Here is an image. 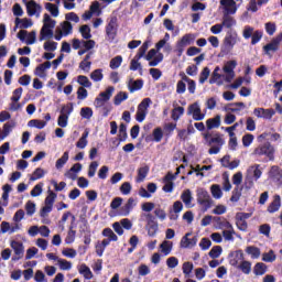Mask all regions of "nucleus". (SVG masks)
Wrapping results in <instances>:
<instances>
[{
	"instance_id": "7ed1b4c3",
	"label": "nucleus",
	"mask_w": 282,
	"mask_h": 282,
	"mask_svg": "<svg viewBox=\"0 0 282 282\" xmlns=\"http://www.w3.org/2000/svg\"><path fill=\"white\" fill-rule=\"evenodd\" d=\"M113 91H116V88L113 86H109L106 91H101L94 101V106L96 109H100V107H105L106 105H109L108 100H111V96H113Z\"/></svg>"
},
{
	"instance_id": "3c124183",
	"label": "nucleus",
	"mask_w": 282,
	"mask_h": 282,
	"mask_svg": "<svg viewBox=\"0 0 282 282\" xmlns=\"http://www.w3.org/2000/svg\"><path fill=\"white\" fill-rule=\"evenodd\" d=\"M243 124V119H240L238 122L234 123L231 127H227L225 131L229 133V138H235V131L237 130V127H240Z\"/></svg>"
},
{
	"instance_id": "79ce46f5",
	"label": "nucleus",
	"mask_w": 282,
	"mask_h": 282,
	"mask_svg": "<svg viewBox=\"0 0 282 282\" xmlns=\"http://www.w3.org/2000/svg\"><path fill=\"white\" fill-rule=\"evenodd\" d=\"M79 32L83 36V39H85L86 41H89V39H91V29L89 28V25L84 24L79 28Z\"/></svg>"
},
{
	"instance_id": "cd10ccee",
	"label": "nucleus",
	"mask_w": 282,
	"mask_h": 282,
	"mask_svg": "<svg viewBox=\"0 0 282 282\" xmlns=\"http://www.w3.org/2000/svg\"><path fill=\"white\" fill-rule=\"evenodd\" d=\"M72 30H74L72 22L65 21L61 23L59 32L62 31L64 36H69V34H72Z\"/></svg>"
},
{
	"instance_id": "052dcab7",
	"label": "nucleus",
	"mask_w": 282,
	"mask_h": 282,
	"mask_svg": "<svg viewBox=\"0 0 282 282\" xmlns=\"http://www.w3.org/2000/svg\"><path fill=\"white\" fill-rule=\"evenodd\" d=\"M25 210H26V215H29V217H32V215L36 213V204L32 200H29L25 204Z\"/></svg>"
},
{
	"instance_id": "f8f14e48",
	"label": "nucleus",
	"mask_w": 282,
	"mask_h": 282,
	"mask_svg": "<svg viewBox=\"0 0 282 282\" xmlns=\"http://www.w3.org/2000/svg\"><path fill=\"white\" fill-rule=\"evenodd\" d=\"M41 4L36 3L34 0H30L29 3H26V12L29 17H41Z\"/></svg>"
},
{
	"instance_id": "13d9d810",
	"label": "nucleus",
	"mask_w": 282,
	"mask_h": 282,
	"mask_svg": "<svg viewBox=\"0 0 282 282\" xmlns=\"http://www.w3.org/2000/svg\"><path fill=\"white\" fill-rule=\"evenodd\" d=\"M264 30L269 36H274V32H276V23L274 22H267L264 24Z\"/></svg>"
},
{
	"instance_id": "6e6552de",
	"label": "nucleus",
	"mask_w": 282,
	"mask_h": 282,
	"mask_svg": "<svg viewBox=\"0 0 282 282\" xmlns=\"http://www.w3.org/2000/svg\"><path fill=\"white\" fill-rule=\"evenodd\" d=\"M106 34L110 42L115 41L116 34H118V18L112 17L106 26Z\"/></svg>"
},
{
	"instance_id": "e2e57ef3",
	"label": "nucleus",
	"mask_w": 282,
	"mask_h": 282,
	"mask_svg": "<svg viewBox=\"0 0 282 282\" xmlns=\"http://www.w3.org/2000/svg\"><path fill=\"white\" fill-rule=\"evenodd\" d=\"M122 65V56L118 55L110 61V68L118 69Z\"/></svg>"
},
{
	"instance_id": "a18cd8bd",
	"label": "nucleus",
	"mask_w": 282,
	"mask_h": 282,
	"mask_svg": "<svg viewBox=\"0 0 282 282\" xmlns=\"http://www.w3.org/2000/svg\"><path fill=\"white\" fill-rule=\"evenodd\" d=\"M145 229L148 231L149 237H155L158 235L159 225L156 224H147Z\"/></svg>"
},
{
	"instance_id": "f704fd0d",
	"label": "nucleus",
	"mask_w": 282,
	"mask_h": 282,
	"mask_svg": "<svg viewBox=\"0 0 282 282\" xmlns=\"http://www.w3.org/2000/svg\"><path fill=\"white\" fill-rule=\"evenodd\" d=\"M78 271H79V274H83L84 279L86 280L94 278V273H91V269H89L87 264H82Z\"/></svg>"
},
{
	"instance_id": "8fccbe9b",
	"label": "nucleus",
	"mask_w": 282,
	"mask_h": 282,
	"mask_svg": "<svg viewBox=\"0 0 282 282\" xmlns=\"http://www.w3.org/2000/svg\"><path fill=\"white\" fill-rule=\"evenodd\" d=\"M262 261L265 263H273V261H276V254H274L273 250H270L262 254Z\"/></svg>"
},
{
	"instance_id": "37998d69",
	"label": "nucleus",
	"mask_w": 282,
	"mask_h": 282,
	"mask_svg": "<svg viewBox=\"0 0 282 282\" xmlns=\"http://www.w3.org/2000/svg\"><path fill=\"white\" fill-rule=\"evenodd\" d=\"M221 252H224L221 246H214L209 251V257L210 259H219V257H221Z\"/></svg>"
},
{
	"instance_id": "4c0bfd02",
	"label": "nucleus",
	"mask_w": 282,
	"mask_h": 282,
	"mask_svg": "<svg viewBox=\"0 0 282 282\" xmlns=\"http://www.w3.org/2000/svg\"><path fill=\"white\" fill-rule=\"evenodd\" d=\"M80 117L84 120H91V118L94 117V110L90 107H83L80 109Z\"/></svg>"
},
{
	"instance_id": "680f3d73",
	"label": "nucleus",
	"mask_w": 282,
	"mask_h": 282,
	"mask_svg": "<svg viewBox=\"0 0 282 282\" xmlns=\"http://www.w3.org/2000/svg\"><path fill=\"white\" fill-rule=\"evenodd\" d=\"M45 9L51 12L52 17H58L59 12H58V7L56 4L46 2L45 3Z\"/></svg>"
},
{
	"instance_id": "9d476101",
	"label": "nucleus",
	"mask_w": 282,
	"mask_h": 282,
	"mask_svg": "<svg viewBox=\"0 0 282 282\" xmlns=\"http://www.w3.org/2000/svg\"><path fill=\"white\" fill-rule=\"evenodd\" d=\"M213 221L217 230H232V224L224 217L214 216Z\"/></svg>"
},
{
	"instance_id": "9b49d317",
	"label": "nucleus",
	"mask_w": 282,
	"mask_h": 282,
	"mask_svg": "<svg viewBox=\"0 0 282 282\" xmlns=\"http://www.w3.org/2000/svg\"><path fill=\"white\" fill-rule=\"evenodd\" d=\"M242 261H243L242 250H236L229 253V263L230 265H232V268H237L239 263H242Z\"/></svg>"
},
{
	"instance_id": "bb28decb",
	"label": "nucleus",
	"mask_w": 282,
	"mask_h": 282,
	"mask_svg": "<svg viewBox=\"0 0 282 282\" xmlns=\"http://www.w3.org/2000/svg\"><path fill=\"white\" fill-rule=\"evenodd\" d=\"M245 251L247 254L251 256V259H259L261 257V249H259V247L249 246Z\"/></svg>"
},
{
	"instance_id": "6e6d98bb",
	"label": "nucleus",
	"mask_w": 282,
	"mask_h": 282,
	"mask_svg": "<svg viewBox=\"0 0 282 282\" xmlns=\"http://www.w3.org/2000/svg\"><path fill=\"white\" fill-rule=\"evenodd\" d=\"M235 45H237V37H235L234 35L225 37V47H227V50H232Z\"/></svg>"
},
{
	"instance_id": "a19ab883",
	"label": "nucleus",
	"mask_w": 282,
	"mask_h": 282,
	"mask_svg": "<svg viewBox=\"0 0 282 282\" xmlns=\"http://www.w3.org/2000/svg\"><path fill=\"white\" fill-rule=\"evenodd\" d=\"M210 191L215 199H221L224 196V192H221V187L218 184L212 185Z\"/></svg>"
},
{
	"instance_id": "bf43d9fd",
	"label": "nucleus",
	"mask_w": 282,
	"mask_h": 282,
	"mask_svg": "<svg viewBox=\"0 0 282 282\" xmlns=\"http://www.w3.org/2000/svg\"><path fill=\"white\" fill-rule=\"evenodd\" d=\"M90 11L93 14H95V17H100V14H102V10L100 9V2L94 1L90 4Z\"/></svg>"
},
{
	"instance_id": "aec40b11",
	"label": "nucleus",
	"mask_w": 282,
	"mask_h": 282,
	"mask_svg": "<svg viewBox=\"0 0 282 282\" xmlns=\"http://www.w3.org/2000/svg\"><path fill=\"white\" fill-rule=\"evenodd\" d=\"M144 87V80L143 79H131L128 84V89L130 94H133L135 91H140Z\"/></svg>"
},
{
	"instance_id": "4be33fe9",
	"label": "nucleus",
	"mask_w": 282,
	"mask_h": 282,
	"mask_svg": "<svg viewBox=\"0 0 282 282\" xmlns=\"http://www.w3.org/2000/svg\"><path fill=\"white\" fill-rule=\"evenodd\" d=\"M181 199L185 204L186 208H193V193L191 189H185L181 195Z\"/></svg>"
},
{
	"instance_id": "774afa93",
	"label": "nucleus",
	"mask_w": 282,
	"mask_h": 282,
	"mask_svg": "<svg viewBox=\"0 0 282 282\" xmlns=\"http://www.w3.org/2000/svg\"><path fill=\"white\" fill-rule=\"evenodd\" d=\"M131 188H132L131 183L124 182V183H122V185L120 186V193H121L122 195H129V194L131 193Z\"/></svg>"
},
{
	"instance_id": "2eb2a0df",
	"label": "nucleus",
	"mask_w": 282,
	"mask_h": 282,
	"mask_svg": "<svg viewBox=\"0 0 282 282\" xmlns=\"http://www.w3.org/2000/svg\"><path fill=\"white\" fill-rule=\"evenodd\" d=\"M269 177L270 180H272V182H275V184H281V180H282L281 169L276 165L271 166V170L269 171Z\"/></svg>"
},
{
	"instance_id": "49530a36",
	"label": "nucleus",
	"mask_w": 282,
	"mask_h": 282,
	"mask_svg": "<svg viewBox=\"0 0 282 282\" xmlns=\"http://www.w3.org/2000/svg\"><path fill=\"white\" fill-rule=\"evenodd\" d=\"M90 78H91V80H94V83H100V80H102V78H105V76L102 75V68L95 69L90 74Z\"/></svg>"
},
{
	"instance_id": "6ab92c4d",
	"label": "nucleus",
	"mask_w": 282,
	"mask_h": 282,
	"mask_svg": "<svg viewBox=\"0 0 282 282\" xmlns=\"http://www.w3.org/2000/svg\"><path fill=\"white\" fill-rule=\"evenodd\" d=\"M247 173L250 177H253V180L257 182V180L261 178V175H263V172H261V165L254 164L251 165L248 170Z\"/></svg>"
},
{
	"instance_id": "473e14b6",
	"label": "nucleus",
	"mask_w": 282,
	"mask_h": 282,
	"mask_svg": "<svg viewBox=\"0 0 282 282\" xmlns=\"http://www.w3.org/2000/svg\"><path fill=\"white\" fill-rule=\"evenodd\" d=\"M161 252L164 254V257H169V253L173 250V242L169 240H164L161 245Z\"/></svg>"
},
{
	"instance_id": "864d4df0",
	"label": "nucleus",
	"mask_w": 282,
	"mask_h": 282,
	"mask_svg": "<svg viewBox=\"0 0 282 282\" xmlns=\"http://www.w3.org/2000/svg\"><path fill=\"white\" fill-rule=\"evenodd\" d=\"M184 116V107L178 106L172 110V120H180Z\"/></svg>"
},
{
	"instance_id": "4468645a",
	"label": "nucleus",
	"mask_w": 282,
	"mask_h": 282,
	"mask_svg": "<svg viewBox=\"0 0 282 282\" xmlns=\"http://www.w3.org/2000/svg\"><path fill=\"white\" fill-rule=\"evenodd\" d=\"M279 45H281V42L276 40V37H273L270 43L263 46V52L267 54V56H270L271 52H278Z\"/></svg>"
},
{
	"instance_id": "58836bf2",
	"label": "nucleus",
	"mask_w": 282,
	"mask_h": 282,
	"mask_svg": "<svg viewBox=\"0 0 282 282\" xmlns=\"http://www.w3.org/2000/svg\"><path fill=\"white\" fill-rule=\"evenodd\" d=\"M77 83L78 85H80L82 87L89 89L91 87V83L89 82V77L85 76V75H79L77 76Z\"/></svg>"
},
{
	"instance_id": "09e8293b",
	"label": "nucleus",
	"mask_w": 282,
	"mask_h": 282,
	"mask_svg": "<svg viewBox=\"0 0 282 282\" xmlns=\"http://www.w3.org/2000/svg\"><path fill=\"white\" fill-rule=\"evenodd\" d=\"M102 237H107L109 241H118V236L113 232L111 228H105L102 230Z\"/></svg>"
},
{
	"instance_id": "dca6fc26",
	"label": "nucleus",
	"mask_w": 282,
	"mask_h": 282,
	"mask_svg": "<svg viewBox=\"0 0 282 282\" xmlns=\"http://www.w3.org/2000/svg\"><path fill=\"white\" fill-rule=\"evenodd\" d=\"M207 131H213V129H219L221 127V116L217 115L214 118L206 120Z\"/></svg>"
},
{
	"instance_id": "de8ad7c7",
	"label": "nucleus",
	"mask_w": 282,
	"mask_h": 282,
	"mask_svg": "<svg viewBox=\"0 0 282 282\" xmlns=\"http://www.w3.org/2000/svg\"><path fill=\"white\" fill-rule=\"evenodd\" d=\"M43 26L54 30L56 28V21L50 17V14H44V24Z\"/></svg>"
},
{
	"instance_id": "0eeeda50",
	"label": "nucleus",
	"mask_w": 282,
	"mask_h": 282,
	"mask_svg": "<svg viewBox=\"0 0 282 282\" xmlns=\"http://www.w3.org/2000/svg\"><path fill=\"white\" fill-rule=\"evenodd\" d=\"M193 41H195V39H193L192 34H185L180 41H177L175 52L178 57L184 54L185 47L191 45Z\"/></svg>"
},
{
	"instance_id": "c03bdc74",
	"label": "nucleus",
	"mask_w": 282,
	"mask_h": 282,
	"mask_svg": "<svg viewBox=\"0 0 282 282\" xmlns=\"http://www.w3.org/2000/svg\"><path fill=\"white\" fill-rule=\"evenodd\" d=\"M236 67H237V61H229L223 67V72H225V74H235V68Z\"/></svg>"
},
{
	"instance_id": "69168bd1",
	"label": "nucleus",
	"mask_w": 282,
	"mask_h": 282,
	"mask_svg": "<svg viewBox=\"0 0 282 282\" xmlns=\"http://www.w3.org/2000/svg\"><path fill=\"white\" fill-rule=\"evenodd\" d=\"M147 50H149V42H144L140 46V48H139V51H138V53L134 57L138 58V59L143 58L144 54H147Z\"/></svg>"
},
{
	"instance_id": "412c9836",
	"label": "nucleus",
	"mask_w": 282,
	"mask_h": 282,
	"mask_svg": "<svg viewBox=\"0 0 282 282\" xmlns=\"http://www.w3.org/2000/svg\"><path fill=\"white\" fill-rule=\"evenodd\" d=\"M281 208V196L275 194L273 200L268 206V213H276Z\"/></svg>"
},
{
	"instance_id": "338daca9",
	"label": "nucleus",
	"mask_w": 282,
	"mask_h": 282,
	"mask_svg": "<svg viewBox=\"0 0 282 282\" xmlns=\"http://www.w3.org/2000/svg\"><path fill=\"white\" fill-rule=\"evenodd\" d=\"M253 34H254V28H252L250 25H246L243 31H242L243 39H246V40L252 39Z\"/></svg>"
},
{
	"instance_id": "c85d7f7f",
	"label": "nucleus",
	"mask_w": 282,
	"mask_h": 282,
	"mask_svg": "<svg viewBox=\"0 0 282 282\" xmlns=\"http://www.w3.org/2000/svg\"><path fill=\"white\" fill-rule=\"evenodd\" d=\"M54 36V31L47 26H42L40 32V41H45L46 39H52Z\"/></svg>"
},
{
	"instance_id": "5fc2aeb1",
	"label": "nucleus",
	"mask_w": 282,
	"mask_h": 282,
	"mask_svg": "<svg viewBox=\"0 0 282 282\" xmlns=\"http://www.w3.org/2000/svg\"><path fill=\"white\" fill-rule=\"evenodd\" d=\"M45 177V171L41 167L35 169L32 176L30 177L31 182H36V180H41Z\"/></svg>"
},
{
	"instance_id": "603ef678",
	"label": "nucleus",
	"mask_w": 282,
	"mask_h": 282,
	"mask_svg": "<svg viewBox=\"0 0 282 282\" xmlns=\"http://www.w3.org/2000/svg\"><path fill=\"white\" fill-rule=\"evenodd\" d=\"M263 39V31L256 30L253 31V35H251V45H257Z\"/></svg>"
},
{
	"instance_id": "20e7f679",
	"label": "nucleus",
	"mask_w": 282,
	"mask_h": 282,
	"mask_svg": "<svg viewBox=\"0 0 282 282\" xmlns=\"http://www.w3.org/2000/svg\"><path fill=\"white\" fill-rule=\"evenodd\" d=\"M153 105L151 98H144L137 108L135 120L137 122H144L149 113V107Z\"/></svg>"
},
{
	"instance_id": "39448f33",
	"label": "nucleus",
	"mask_w": 282,
	"mask_h": 282,
	"mask_svg": "<svg viewBox=\"0 0 282 282\" xmlns=\"http://www.w3.org/2000/svg\"><path fill=\"white\" fill-rule=\"evenodd\" d=\"M253 154L258 155L259 158H261V155H265L268 160L272 161L274 160V147H272L270 143H264L256 148Z\"/></svg>"
},
{
	"instance_id": "f3484780",
	"label": "nucleus",
	"mask_w": 282,
	"mask_h": 282,
	"mask_svg": "<svg viewBox=\"0 0 282 282\" xmlns=\"http://www.w3.org/2000/svg\"><path fill=\"white\" fill-rule=\"evenodd\" d=\"M220 4L225 7L227 14H235L237 12V2L235 0H220Z\"/></svg>"
},
{
	"instance_id": "7c9ffc66",
	"label": "nucleus",
	"mask_w": 282,
	"mask_h": 282,
	"mask_svg": "<svg viewBox=\"0 0 282 282\" xmlns=\"http://www.w3.org/2000/svg\"><path fill=\"white\" fill-rule=\"evenodd\" d=\"M236 268H238V270H241L243 274H250V272H252V263L250 261L243 260Z\"/></svg>"
},
{
	"instance_id": "a211bd4d",
	"label": "nucleus",
	"mask_w": 282,
	"mask_h": 282,
	"mask_svg": "<svg viewBox=\"0 0 282 282\" xmlns=\"http://www.w3.org/2000/svg\"><path fill=\"white\" fill-rule=\"evenodd\" d=\"M10 246L14 251L15 257H23V254H25V247L23 246V242L12 240Z\"/></svg>"
},
{
	"instance_id": "e433bc0d",
	"label": "nucleus",
	"mask_w": 282,
	"mask_h": 282,
	"mask_svg": "<svg viewBox=\"0 0 282 282\" xmlns=\"http://www.w3.org/2000/svg\"><path fill=\"white\" fill-rule=\"evenodd\" d=\"M128 98H129L128 93L120 91L119 94H117L115 96L113 102H115L116 107H119V105H122V102H124V100H127Z\"/></svg>"
},
{
	"instance_id": "423d86ee",
	"label": "nucleus",
	"mask_w": 282,
	"mask_h": 282,
	"mask_svg": "<svg viewBox=\"0 0 282 282\" xmlns=\"http://www.w3.org/2000/svg\"><path fill=\"white\" fill-rule=\"evenodd\" d=\"M74 111V107L69 106H63L61 109V115L57 119V124L62 129H65L67 127V122L69 120V116H72V112Z\"/></svg>"
},
{
	"instance_id": "f257e3e1",
	"label": "nucleus",
	"mask_w": 282,
	"mask_h": 282,
	"mask_svg": "<svg viewBox=\"0 0 282 282\" xmlns=\"http://www.w3.org/2000/svg\"><path fill=\"white\" fill-rule=\"evenodd\" d=\"M203 139L207 147H212L208 150L209 155H217V153L221 151V147L226 144V141L224 140V138H221V134L219 133H216L215 137H213L210 132H204Z\"/></svg>"
},
{
	"instance_id": "1a4fd4ad",
	"label": "nucleus",
	"mask_w": 282,
	"mask_h": 282,
	"mask_svg": "<svg viewBox=\"0 0 282 282\" xmlns=\"http://www.w3.org/2000/svg\"><path fill=\"white\" fill-rule=\"evenodd\" d=\"M188 116H193V120L199 121L206 118V113H202V108L198 102L192 104L187 109Z\"/></svg>"
},
{
	"instance_id": "c9c22d12",
	"label": "nucleus",
	"mask_w": 282,
	"mask_h": 282,
	"mask_svg": "<svg viewBox=\"0 0 282 282\" xmlns=\"http://www.w3.org/2000/svg\"><path fill=\"white\" fill-rule=\"evenodd\" d=\"M15 24L19 25L21 30H28V28H32V20L30 19H15Z\"/></svg>"
},
{
	"instance_id": "b1692460",
	"label": "nucleus",
	"mask_w": 282,
	"mask_h": 282,
	"mask_svg": "<svg viewBox=\"0 0 282 282\" xmlns=\"http://www.w3.org/2000/svg\"><path fill=\"white\" fill-rule=\"evenodd\" d=\"M149 175V165H144L138 170V176L135 178L137 184H140L147 180Z\"/></svg>"
},
{
	"instance_id": "f03ea898",
	"label": "nucleus",
	"mask_w": 282,
	"mask_h": 282,
	"mask_svg": "<svg viewBox=\"0 0 282 282\" xmlns=\"http://www.w3.org/2000/svg\"><path fill=\"white\" fill-rule=\"evenodd\" d=\"M197 204H199L202 213H207L209 208H213V198L208 191L200 188L197 189Z\"/></svg>"
},
{
	"instance_id": "ddd939ff",
	"label": "nucleus",
	"mask_w": 282,
	"mask_h": 282,
	"mask_svg": "<svg viewBox=\"0 0 282 282\" xmlns=\"http://www.w3.org/2000/svg\"><path fill=\"white\" fill-rule=\"evenodd\" d=\"M133 208H135V199L130 197L128 202L120 208L119 215H121V217H129Z\"/></svg>"
},
{
	"instance_id": "4d7b16f0",
	"label": "nucleus",
	"mask_w": 282,
	"mask_h": 282,
	"mask_svg": "<svg viewBox=\"0 0 282 282\" xmlns=\"http://www.w3.org/2000/svg\"><path fill=\"white\" fill-rule=\"evenodd\" d=\"M152 138L154 142H162V139L164 138V131H162V128H155L152 132Z\"/></svg>"
},
{
	"instance_id": "5701e85b",
	"label": "nucleus",
	"mask_w": 282,
	"mask_h": 282,
	"mask_svg": "<svg viewBox=\"0 0 282 282\" xmlns=\"http://www.w3.org/2000/svg\"><path fill=\"white\" fill-rule=\"evenodd\" d=\"M50 67H52V62L47 61L43 64H40L36 68H35V76H39L40 78H44V72L46 69H50Z\"/></svg>"
},
{
	"instance_id": "2f4dec72",
	"label": "nucleus",
	"mask_w": 282,
	"mask_h": 282,
	"mask_svg": "<svg viewBox=\"0 0 282 282\" xmlns=\"http://www.w3.org/2000/svg\"><path fill=\"white\" fill-rule=\"evenodd\" d=\"M68 160H69V152L66 151V152L63 153L62 158H59L56 161L55 169H57V170L63 169V166H65L67 164Z\"/></svg>"
},
{
	"instance_id": "a878e982",
	"label": "nucleus",
	"mask_w": 282,
	"mask_h": 282,
	"mask_svg": "<svg viewBox=\"0 0 282 282\" xmlns=\"http://www.w3.org/2000/svg\"><path fill=\"white\" fill-rule=\"evenodd\" d=\"M265 272H268V265L263 262H258L253 267V274H256V276H263Z\"/></svg>"
},
{
	"instance_id": "0e129e2a",
	"label": "nucleus",
	"mask_w": 282,
	"mask_h": 282,
	"mask_svg": "<svg viewBox=\"0 0 282 282\" xmlns=\"http://www.w3.org/2000/svg\"><path fill=\"white\" fill-rule=\"evenodd\" d=\"M57 47H58V43H56L54 41H47L44 43L45 52H56Z\"/></svg>"
},
{
	"instance_id": "c756f323",
	"label": "nucleus",
	"mask_w": 282,
	"mask_h": 282,
	"mask_svg": "<svg viewBox=\"0 0 282 282\" xmlns=\"http://www.w3.org/2000/svg\"><path fill=\"white\" fill-rule=\"evenodd\" d=\"M87 138H89V131L85 130L76 143L77 149H85L88 144Z\"/></svg>"
},
{
	"instance_id": "393cba45",
	"label": "nucleus",
	"mask_w": 282,
	"mask_h": 282,
	"mask_svg": "<svg viewBox=\"0 0 282 282\" xmlns=\"http://www.w3.org/2000/svg\"><path fill=\"white\" fill-rule=\"evenodd\" d=\"M12 129H14V122H7L3 124L2 133L0 135V142L6 140L12 133Z\"/></svg>"
},
{
	"instance_id": "72a5a7b5",
	"label": "nucleus",
	"mask_w": 282,
	"mask_h": 282,
	"mask_svg": "<svg viewBox=\"0 0 282 282\" xmlns=\"http://www.w3.org/2000/svg\"><path fill=\"white\" fill-rule=\"evenodd\" d=\"M229 13H225L223 17V28L230 29L232 25H237V21L232 19V17L228 15Z\"/></svg>"
},
{
	"instance_id": "ea45409f",
	"label": "nucleus",
	"mask_w": 282,
	"mask_h": 282,
	"mask_svg": "<svg viewBox=\"0 0 282 282\" xmlns=\"http://www.w3.org/2000/svg\"><path fill=\"white\" fill-rule=\"evenodd\" d=\"M129 134H127V124L120 123L119 126V142H127Z\"/></svg>"
}]
</instances>
